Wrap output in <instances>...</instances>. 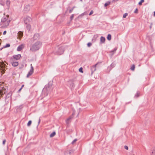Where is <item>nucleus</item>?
Returning <instances> with one entry per match:
<instances>
[{"label":"nucleus","mask_w":155,"mask_h":155,"mask_svg":"<svg viewBox=\"0 0 155 155\" xmlns=\"http://www.w3.org/2000/svg\"><path fill=\"white\" fill-rule=\"evenodd\" d=\"M24 86V85H22L21 87V88H23V87Z\"/></svg>","instance_id":"obj_51"},{"label":"nucleus","mask_w":155,"mask_h":155,"mask_svg":"<svg viewBox=\"0 0 155 155\" xmlns=\"http://www.w3.org/2000/svg\"><path fill=\"white\" fill-rule=\"evenodd\" d=\"M27 25L26 28L28 30H30L31 28V25L29 24H28Z\"/></svg>","instance_id":"obj_23"},{"label":"nucleus","mask_w":155,"mask_h":155,"mask_svg":"<svg viewBox=\"0 0 155 155\" xmlns=\"http://www.w3.org/2000/svg\"><path fill=\"white\" fill-rule=\"evenodd\" d=\"M10 22V20H9L6 21L4 23L6 27H7L9 25Z\"/></svg>","instance_id":"obj_18"},{"label":"nucleus","mask_w":155,"mask_h":155,"mask_svg":"<svg viewBox=\"0 0 155 155\" xmlns=\"http://www.w3.org/2000/svg\"><path fill=\"white\" fill-rule=\"evenodd\" d=\"M6 3L7 6L8 7L9 6L10 1V0H7L6 1Z\"/></svg>","instance_id":"obj_21"},{"label":"nucleus","mask_w":155,"mask_h":155,"mask_svg":"<svg viewBox=\"0 0 155 155\" xmlns=\"http://www.w3.org/2000/svg\"><path fill=\"white\" fill-rule=\"evenodd\" d=\"M93 10H91V12H90V13H89V15H91L92 14H93Z\"/></svg>","instance_id":"obj_41"},{"label":"nucleus","mask_w":155,"mask_h":155,"mask_svg":"<svg viewBox=\"0 0 155 155\" xmlns=\"http://www.w3.org/2000/svg\"><path fill=\"white\" fill-rule=\"evenodd\" d=\"M10 45L9 44H7L3 46V48H8L10 47Z\"/></svg>","instance_id":"obj_29"},{"label":"nucleus","mask_w":155,"mask_h":155,"mask_svg":"<svg viewBox=\"0 0 155 155\" xmlns=\"http://www.w3.org/2000/svg\"><path fill=\"white\" fill-rule=\"evenodd\" d=\"M75 113L74 112H73L72 113L71 115L73 117V116L75 115Z\"/></svg>","instance_id":"obj_49"},{"label":"nucleus","mask_w":155,"mask_h":155,"mask_svg":"<svg viewBox=\"0 0 155 155\" xmlns=\"http://www.w3.org/2000/svg\"><path fill=\"white\" fill-rule=\"evenodd\" d=\"M105 38L104 37L101 36L100 38V43L103 44L105 43Z\"/></svg>","instance_id":"obj_15"},{"label":"nucleus","mask_w":155,"mask_h":155,"mask_svg":"<svg viewBox=\"0 0 155 155\" xmlns=\"http://www.w3.org/2000/svg\"><path fill=\"white\" fill-rule=\"evenodd\" d=\"M31 20V18L29 17H26L24 20V23L26 24H28V23Z\"/></svg>","instance_id":"obj_9"},{"label":"nucleus","mask_w":155,"mask_h":155,"mask_svg":"<svg viewBox=\"0 0 155 155\" xmlns=\"http://www.w3.org/2000/svg\"><path fill=\"white\" fill-rule=\"evenodd\" d=\"M5 142H6V140H5V139L3 140L2 144L3 145H4L5 144Z\"/></svg>","instance_id":"obj_45"},{"label":"nucleus","mask_w":155,"mask_h":155,"mask_svg":"<svg viewBox=\"0 0 155 155\" xmlns=\"http://www.w3.org/2000/svg\"><path fill=\"white\" fill-rule=\"evenodd\" d=\"M79 71L80 72L82 73L83 72V68L82 67L80 68L79 69Z\"/></svg>","instance_id":"obj_35"},{"label":"nucleus","mask_w":155,"mask_h":155,"mask_svg":"<svg viewBox=\"0 0 155 155\" xmlns=\"http://www.w3.org/2000/svg\"><path fill=\"white\" fill-rule=\"evenodd\" d=\"M153 15L155 16V11L154 12Z\"/></svg>","instance_id":"obj_52"},{"label":"nucleus","mask_w":155,"mask_h":155,"mask_svg":"<svg viewBox=\"0 0 155 155\" xmlns=\"http://www.w3.org/2000/svg\"><path fill=\"white\" fill-rule=\"evenodd\" d=\"M144 0H141L139 2L138 5H142V3L144 2Z\"/></svg>","instance_id":"obj_28"},{"label":"nucleus","mask_w":155,"mask_h":155,"mask_svg":"<svg viewBox=\"0 0 155 155\" xmlns=\"http://www.w3.org/2000/svg\"><path fill=\"white\" fill-rule=\"evenodd\" d=\"M40 121H41V119H40V117L39 118V120H38V125L39 124Z\"/></svg>","instance_id":"obj_47"},{"label":"nucleus","mask_w":155,"mask_h":155,"mask_svg":"<svg viewBox=\"0 0 155 155\" xmlns=\"http://www.w3.org/2000/svg\"><path fill=\"white\" fill-rule=\"evenodd\" d=\"M3 48H3V47H2V48H0V50H2V49Z\"/></svg>","instance_id":"obj_53"},{"label":"nucleus","mask_w":155,"mask_h":155,"mask_svg":"<svg viewBox=\"0 0 155 155\" xmlns=\"http://www.w3.org/2000/svg\"><path fill=\"white\" fill-rule=\"evenodd\" d=\"M31 123H32V121L31 120H29L27 123V126H30L31 125Z\"/></svg>","instance_id":"obj_27"},{"label":"nucleus","mask_w":155,"mask_h":155,"mask_svg":"<svg viewBox=\"0 0 155 155\" xmlns=\"http://www.w3.org/2000/svg\"><path fill=\"white\" fill-rule=\"evenodd\" d=\"M22 88H21L18 91V92H20V91H21V90L22 89Z\"/></svg>","instance_id":"obj_48"},{"label":"nucleus","mask_w":155,"mask_h":155,"mask_svg":"<svg viewBox=\"0 0 155 155\" xmlns=\"http://www.w3.org/2000/svg\"><path fill=\"white\" fill-rule=\"evenodd\" d=\"M22 67H23V65H22ZM23 67H20L19 68V69H21Z\"/></svg>","instance_id":"obj_54"},{"label":"nucleus","mask_w":155,"mask_h":155,"mask_svg":"<svg viewBox=\"0 0 155 155\" xmlns=\"http://www.w3.org/2000/svg\"><path fill=\"white\" fill-rule=\"evenodd\" d=\"M116 66V64L115 63H114V62L112 63L110 65V66H109L108 67V69L109 70V71H110L113 68H114Z\"/></svg>","instance_id":"obj_12"},{"label":"nucleus","mask_w":155,"mask_h":155,"mask_svg":"<svg viewBox=\"0 0 155 155\" xmlns=\"http://www.w3.org/2000/svg\"><path fill=\"white\" fill-rule=\"evenodd\" d=\"M140 92L138 91H137L136 94L135 95L134 97H138L140 96Z\"/></svg>","instance_id":"obj_19"},{"label":"nucleus","mask_w":155,"mask_h":155,"mask_svg":"<svg viewBox=\"0 0 155 155\" xmlns=\"http://www.w3.org/2000/svg\"><path fill=\"white\" fill-rule=\"evenodd\" d=\"M77 140L76 139H74L73 141L72 142V144H73L74 143V142H76L77 141Z\"/></svg>","instance_id":"obj_39"},{"label":"nucleus","mask_w":155,"mask_h":155,"mask_svg":"<svg viewBox=\"0 0 155 155\" xmlns=\"http://www.w3.org/2000/svg\"><path fill=\"white\" fill-rule=\"evenodd\" d=\"M128 14L127 13H125L123 15V17L124 18H126L127 16L128 15Z\"/></svg>","instance_id":"obj_33"},{"label":"nucleus","mask_w":155,"mask_h":155,"mask_svg":"<svg viewBox=\"0 0 155 155\" xmlns=\"http://www.w3.org/2000/svg\"><path fill=\"white\" fill-rule=\"evenodd\" d=\"M12 65L14 67H16L18 64V63L17 61H13L12 63Z\"/></svg>","instance_id":"obj_16"},{"label":"nucleus","mask_w":155,"mask_h":155,"mask_svg":"<svg viewBox=\"0 0 155 155\" xmlns=\"http://www.w3.org/2000/svg\"><path fill=\"white\" fill-rule=\"evenodd\" d=\"M24 45L23 44H21L18 46L17 48V51H20L24 48Z\"/></svg>","instance_id":"obj_14"},{"label":"nucleus","mask_w":155,"mask_h":155,"mask_svg":"<svg viewBox=\"0 0 155 155\" xmlns=\"http://www.w3.org/2000/svg\"><path fill=\"white\" fill-rule=\"evenodd\" d=\"M31 69L26 76L27 78H28L34 72V68L32 65V64H31Z\"/></svg>","instance_id":"obj_5"},{"label":"nucleus","mask_w":155,"mask_h":155,"mask_svg":"<svg viewBox=\"0 0 155 155\" xmlns=\"http://www.w3.org/2000/svg\"><path fill=\"white\" fill-rule=\"evenodd\" d=\"M149 40L150 42V44L151 47L152 49H153V47L152 45V44H151V39H150V38H149Z\"/></svg>","instance_id":"obj_31"},{"label":"nucleus","mask_w":155,"mask_h":155,"mask_svg":"<svg viewBox=\"0 0 155 155\" xmlns=\"http://www.w3.org/2000/svg\"><path fill=\"white\" fill-rule=\"evenodd\" d=\"M52 84V82L51 81H49L48 82V84L45 86L44 88V89L45 90H46L47 91H48L49 88L51 87Z\"/></svg>","instance_id":"obj_6"},{"label":"nucleus","mask_w":155,"mask_h":155,"mask_svg":"<svg viewBox=\"0 0 155 155\" xmlns=\"http://www.w3.org/2000/svg\"><path fill=\"white\" fill-rule=\"evenodd\" d=\"M0 66L1 68L4 69H5L6 65L5 64L2 62L0 64Z\"/></svg>","instance_id":"obj_17"},{"label":"nucleus","mask_w":155,"mask_h":155,"mask_svg":"<svg viewBox=\"0 0 155 155\" xmlns=\"http://www.w3.org/2000/svg\"><path fill=\"white\" fill-rule=\"evenodd\" d=\"M30 6L29 5H26L24 9V11L25 13L28 12L30 10Z\"/></svg>","instance_id":"obj_7"},{"label":"nucleus","mask_w":155,"mask_h":155,"mask_svg":"<svg viewBox=\"0 0 155 155\" xmlns=\"http://www.w3.org/2000/svg\"><path fill=\"white\" fill-rule=\"evenodd\" d=\"M101 62H98L96 64H95L94 66H92L91 68V75H92L93 73L96 70V67L97 65H98L99 64H101Z\"/></svg>","instance_id":"obj_4"},{"label":"nucleus","mask_w":155,"mask_h":155,"mask_svg":"<svg viewBox=\"0 0 155 155\" xmlns=\"http://www.w3.org/2000/svg\"><path fill=\"white\" fill-rule=\"evenodd\" d=\"M23 107V105H21L18 106V108L20 109H21Z\"/></svg>","instance_id":"obj_43"},{"label":"nucleus","mask_w":155,"mask_h":155,"mask_svg":"<svg viewBox=\"0 0 155 155\" xmlns=\"http://www.w3.org/2000/svg\"><path fill=\"white\" fill-rule=\"evenodd\" d=\"M39 38V35L38 33L35 34L33 37V39L34 40H38Z\"/></svg>","instance_id":"obj_13"},{"label":"nucleus","mask_w":155,"mask_h":155,"mask_svg":"<svg viewBox=\"0 0 155 155\" xmlns=\"http://www.w3.org/2000/svg\"><path fill=\"white\" fill-rule=\"evenodd\" d=\"M21 57V54H19L17 55H15L13 56V58L16 60H19Z\"/></svg>","instance_id":"obj_10"},{"label":"nucleus","mask_w":155,"mask_h":155,"mask_svg":"<svg viewBox=\"0 0 155 155\" xmlns=\"http://www.w3.org/2000/svg\"><path fill=\"white\" fill-rule=\"evenodd\" d=\"M9 17V15H7L6 16V17H3L1 19V22L2 23H4L6 21H8L7 19Z\"/></svg>","instance_id":"obj_11"},{"label":"nucleus","mask_w":155,"mask_h":155,"mask_svg":"<svg viewBox=\"0 0 155 155\" xmlns=\"http://www.w3.org/2000/svg\"><path fill=\"white\" fill-rule=\"evenodd\" d=\"M2 89V87L1 88H0V91Z\"/></svg>","instance_id":"obj_55"},{"label":"nucleus","mask_w":155,"mask_h":155,"mask_svg":"<svg viewBox=\"0 0 155 155\" xmlns=\"http://www.w3.org/2000/svg\"><path fill=\"white\" fill-rule=\"evenodd\" d=\"M74 81L73 80H70L68 81V84L70 88L72 90L74 89L75 87L74 84L73 82Z\"/></svg>","instance_id":"obj_3"},{"label":"nucleus","mask_w":155,"mask_h":155,"mask_svg":"<svg viewBox=\"0 0 155 155\" xmlns=\"http://www.w3.org/2000/svg\"><path fill=\"white\" fill-rule=\"evenodd\" d=\"M42 44L40 41H37L35 43L30 47V50L33 52L38 51L41 47Z\"/></svg>","instance_id":"obj_1"},{"label":"nucleus","mask_w":155,"mask_h":155,"mask_svg":"<svg viewBox=\"0 0 155 155\" xmlns=\"http://www.w3.org/2000/svg\"><path fill=\"white\" fill-rule=\"evenodd\" d=\"M107 39L108 40L110 41L111 40V36L110 34H109L108 35L107 37Z\"/></svg>","instance_id":"obj_20"},{"label":"nucleus","mask_w":155,"mask_h":155,"mask_svg":"<svg viewBox=\"0 0 155 155\" xmlns=\"http://www.w3.org/2000/svg\"><path fill=\"white\" fill-rule=\"evenodd\" d=\"M135 66L134 64H133V65L131 66L130 68V69L132 71H134L135 69Z\"/></svg>","instance_id":"obj_26"},{"label":"nucleus","mask_w":155,"mask_h":155,"mask_svg":"<svg viewBox=\"0 0 155 155\" xmlns=\"http://www.w3.org/2000/svg\"><path fill=\"white\" fill-rule=\"evenodd\" d=\"M64 51V49L63 47L59 48L58 51L56 52L55 54L57 55H60L63 54Z\"/></svg>","instance_id":"obj_2"},{"label":"nucleus","mask_w":155,"mask_h":155,"mask_svg":"<svg viewBox=\"0 0 155 155\" xmlns=\"http://www.w3.org/2000/svg\"><path fill=\"white\" fill-rule=\"evenodd\" d=\"M138 12V9L137 8H136L135 11H134V13L137 14Z\"/></svg>","instance_id":"obj_38"},{"label":"nucleus","mask_w":155,"mask_h":155,"mask_svg":"<svg viewBox=\"0 0 155 155\" xmlns=\"http://www.w3.org/2000/svg\"><path fill=\"white\" fill-rule=\"evenodd\" d=\"M18 34L19 36L21 37H22L23 35V33L21 31H19L18 33Z\"/></svg>","instance_id":"obj_25"},{"label":"nucleus","mask_w":155,"mask_h":155,"mask_svg":"<svg viewBox=\"0 0 155 155\" xmlns=\"http://www.w3.org/2000/svg\"><path fill=\"white\" fill-rule=\"evenodd\" d=\"M84 13L82 14H81V15H84Z\"/></svg>","instance_id":"obj_57"},{"label":"nucleus","mask_w":155,"mask_h":155,"mask_svg":"<svg viewBox=\"0 0 155 155\" xmlns=\"http://www.w3.org/2000/svg\"><path fill=\"white\" fill-rule=\"evenodd\" d=\"M6 32H7V31H5L4 32H3V35H5L6 34Z\"/></svg>","instance_id":"obj_46"},{"label":"nucleus","mask_w":155,"mask_h":155,"mask_svg":"<svg viewBox=\"0 0 155 155\" xmlns=\"http://www.w3.org/2000/svg\"><path fill=\"white\" fill-rule=\"evenodd\" d=\"M56 134V133L55 131L53 132L52 133H51L50 135V137H54Z\"/></svg>","instance_id":"obj_22"},{"label":"nucleus","mask_w":155,"mask_h":155,"mask_svg":"<svg viewBox=\"0 0 155 155\" xmlns=\"http://www.w3.org/2000/svg\"><path fill=\"white\" fill-rule=\"evenodd\" d=\"M81 2L82 1V0H80Z\"/></svg>","instance_id":"obj_58"},{"label":"nucleus","mask_w":155,"mask_h":155,"mask_svg":"<svg viewBox=\"0 0 155 155\" xmlns=\"http://www.w3.org/2000/svg\"><path fill=\"white\" fill-rule=\"evenodd\" d=\"M110 3V1H108L106 2L104 5V6L105 7H106L108 5H109Z\"/></svg>","instance_id":"obj_24"},{"label":"nucleus","mask_w":155,"mask_h":155,"mask_svg":"<svg viewBox=\"0 0 155 155\" xmlns=\"http://www.w3.org/2000/svg\"><path fill=\"white\" fill-rule=\"evenodd\" d=\"M74 8V7H73V8H72L71 9H70L69 10V12L70 13H71V12H72Z\"/></svg>","instance_id":"obj_40"},{"label":"nucleus","mask_w":155,"mask_h":155,"mask_svg":"<svg viewBox=\"0 0 155 155\" xmlns=\"http://www.w3.org/2000/svg\"><path fill=\"white\" fill-rule=\"evenodd\" d=\"M117 47H115L113 50H112L111 51V52H114H114H115L117 50Z\"/></svg>","instance_id":"obj_32"},{"label":"nucleus","mask_w":155,"mask_h":155,"mask_svg":"<svg viewBox=\"0 0 155 155\" xmlns=\"http://www.w3.org/2000/svg\"><path fill=\"white\" fill-rule=\"evenodd\" d=\"M151 25H150V28H151Z\"/></svg>","instance_id":"obj_56"},{"label":"nucleus","mask_w":155,"mask_h":155,"mask_svg":"<svg viewBox=\"0 0 155 155\" xmlns=\"http://www.w3.org/2000/svg\"><path fill=\"white\" fill-rule=\"evenodd\" d=\"M64 32L63 33V34H64Z\"/></svg>","instance_id":"obj_59"},{"label":"nucleus","mask_w":155,"mask_h":155,"mask_svg":"<svg viewBox=\"0 0 155 155\" xmlns=\"http://www.w3.org/2000/svg\"><path fill=\"white\" fill-rule=\"evenodd\" d=\"M124 148L127 150H128V147L127 146L125 145L124 146Z\"/></svg>","instance_id":"obj_44"},{"label":"nucleus","mask_w":155,"mask_h":155,"mask_svg":"<svg viewBox=\"0 0 155 155\" xmlns=\"http://www.w3.org/2000/svg\"><path fill=\"white\" fill-rule=\"evenodd\" d=\"M92 43L91 42H89L87 44V46L88 47H90L92 45Z\"/></svg>","instance_id":"obj_37"},{"label":"nucleus","mask_w":155,"mask_h":155,"mask_svg":"<svg viewBox=\"0 0 155 155\" xmlns=\"http://www.w3.org/2000/svg\"><path fill=\"white\" fill-rule=\"evenodd\" d=\"M73 117L72 116V115H71V116H70L69 117V118H68V119H69L70 120H71L73 118Z\"/></svg>","instance_id":"obj_42"},{"label":"nucleus","mask_w":155,"mask_h":155,"mask_svg":"<svg viewBox=\"0 0 155 155\" xmlns=\"http://www.w3.org/2000/svg\"><path fill=\"white\" fill-rule=\"evenodd\" d=\"M1 43L0 42V45H1Z\"/></svg>","instance_id":"obj_60"},{"label":"nucleus","mask_w":155,"mask_h":155,"mask_svg":"<svg viewBox=\"0 0 155 155\" xmlns=\"http://www.w3.org/2000/svg\"><path fill=\"white\" fill-rule=\"evenodd\" d=\"M70 120H69L68 118L66 121V124H69L71 122Z\"/></svg>","instance_id":"obj_30"},{"label":"nucleus","mask_w":155,"mask_h":155,"mask_svg":"<svg viewBox=\"0 0 155 155\" xmlns=\"http://www.w3.org/2000/svg\"><path fill=\"white\" fill-rule=\"evenodd\" d=\"M74 150H67L65 151L64 154L65 155H71L74 153Z\"/></svg>","instance_id":"obj_8"},{"label":"nucleus","mask_w":155,"mask_h":155,"mask_svg":"<svg viewBox=\"0 0 155 155\" xmlns=\"http://www.w3.org/2000/svg\"><path fill=\"white\" fill-rule=\"evenodd\" d=\"M74 17V14H72L70 17V19L71 20H72Z\"/></svg>","instance_id":"obj_36"},{"label":"nucleus","mask_w":155,"mask_h":155,"mask_svg":"<svg viewBox=\"0 0 155 155\" xmlns=\"http://www.w3.org/2000/svg\"><path fill=\"white\" fill-rule=\"evenodd\" d=\"M151 155H155V149H154L152 151Z\"/></svg>","instance_id":"obj_34"},{"label":"nucleus","mask_w":155,"mask_h":155,"mask_svg":"<svg viewBox=\"0 0 155 155\" xmlns=\"http://www.w3.org/2000/svg\"><path fill=\"white\" fill-rule=\"evenodd\" d=\"M97 37V36L96 35H94V38H95V37L96 38Z\"/></svg>","instance_id":"obj_50"}]
</instances>
